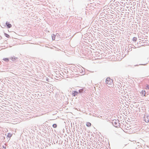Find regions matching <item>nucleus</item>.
Segmentation results:
<instances>
[{
    "instance_id": "10",
    "label": "nucleus",
    "mask_w": 149,
    "mask_h": 149,
    "mask_svg": "<svg viewBox=\"0 0 149 149\" xmlns=\"http://www.w3.org/2000/svg\"><path fill=\"white\" fill-rule=\"evenodd\" d=\"M137 40V38L136 37H134L132 39V40L134 42H136Z\"/></svg>"
},
{
    "instance_id": "4",
    "label": "nucleus",
    "mask_w": 149,
    "mask_h": 149,
    "mask_svg": "<svg viewBox=\"0 0 149 149\" xmlns=\"http://www.w3.org/2000/svg\"><path fill=\"white\" fill-rule=\"evenodd\" d=\"M6 25L8 28H10L12 26V25L8 22H6Z\"/></svg>"
},
{
    "instance_id": "11",
    "label": "nucleus",
    "mask_w": 149,
    "mask_h": 149,
    "mask_svg": "<svg viewBox=\"0 0 149 149\" xmlns=\"http://www.w3.org/2000/svg\"><path fill=\"white\" fill-rule=\"evenodd\" d=\"M55 36L53 34V35L52 36V38L53 40H54L55 39Z\"/></svg>"
},
{
    "instance_id": "5",
    "label": "nucleus",
    "mask_w": 149,
    "mask_h": 149,
    "mask_svg": "<svg viewBox=\"0 0 149 149\" xmlns=\"http://www.w3.org/2000/svg\"><path fill=\"white\" fill-rule=\"evenodd\" d=\"M3 60L6 62H8L9 61V59L8 58H4Z\"/></svg>"
},
{
    "instance_id": "2",
    "label": "nucleus",
    "mask_w": 149,
    "mask_h": 149,
    "mask_svg": "<svg viewBox=\"0 0 149 149\" xmlns=\"http://www.w3.org/2000/svg\"><path fill=\"white\" fill-rule=\"evenodd\" d=\"M112 80L109 77H107L106 80V83L109 85L111 84L112 82Z\"/></svg>"
},
{
    "instance_id": "8",
    "label": "nucleus",
    "mask_w": 149,
    "mask_h": 149,
    "mask_svg": "<svg viewBox=\"0 0 149 149\" xmlns=\"http://www.w3.org/2000/svg\"><path fill=\"white\" fill-rule=\"evenodd\" d=\"M83 91H84L83 89H79V92H78L79 93H83Z\"/></svg>"
},
{
    "instance_id": "7",
    "label": "nucleus",
    "mask_w": 149,
    "mask_h": 149,
    "mask_svg": "<svg viewBox=\"0 0 149 149\" xmlns=\"http://www.w3.org/2000/svg\"><path fill=\"white\" fill-rule=\"evenodd\" d=\"M86 125L87 127H90L91 126V124L89 122H87Z\"/></svg>"
},
{
    "instance_id": "17",
    "label": "nucleus",
    "mask_w": 149,
    "mask_h": 149,
    "mask_svg": "<svg viewBox=\"0 0 149 149\" xmlns=\"http://www.w3.org/2000/svg\"><path fill=\"white\" fill-rule=\"evenodd\" d=\"M13 57H14L13 58L14 59V61H15L17 59V57H15L14 56Z\"/></svg>"
},
{
    "instance_id": "13",
    "label": "nucleus",
    "mask_w": 149,
    "mask_h": 149,
    "mask_svg": "<svg viewBox=\"0 0 149 149\" xmlns=\"http://www.w3.org/2000/svg\"><path fill=\"white\" fill-rule=\"evenodd\" d=\"M52 127L54 128H56L57 127V125L56 124H54L53 125Z\"/></svg>"
},
{
    "instance_id": "12",
    "label": "nucleus",
    "mask_w": 149,
    "mask_h": 149,
    "mask_svg": "<svg viewBox=\"0 0 149 149\" xmlns=\"http://www.w3.org/2000/svg\"><path fill=\"white\" fill-rule=\"evenodd\" d=\"M4 35L7 38H9L10 37V36L6 33H4Z\"/></svg>"
},
{
    "instance_id": "6",
    "label": "nucleus",
    "mask_w": 149,
    "mask_h": 149,
    "mask_svg": "<svg viewBox=\"0 0 149 149\" xmlns=\"http://www.w3.org/2000/svg\"><path fill=\"white\" fill-rule=\"evenodd\" d=\"M145 121L146 122L148 123L149 121V117H148V116H147V119H145Z\"/></svg>"
},
{
    "instance_id": "19",
    "label": "nucleus",
    "mask_w": 149,
    "mask_h": 149,
    "mask_svg": "<svg viewBox=\"0 0 149 149\" xmlns=\"http://www.w3.org/2000/svg\"><path fill=\"white\" fill-rule=\"evenodd\" d=\"M141 65H145V64H141Z\"/></svg>"
},
{
    "instance_id": "20",
    "label": "nucleus",
    "mask_w": 149,
    "mask_h": 149,
    "mask_svg": "<svg viewBox=\"0 0 149 149\" xmlns=\"http://www.w3.org/2000/svg\"><path fill=\"white\" fill-rule=\"evenodd\" d=\"M1 36H0V39H1Z\"/></svg>"
},
{
    "instance_id": "14",
    "label": "nucleus",
    "mask_w": 149,
    "mask_h": 149,
    "mask_svg": "<svg viewBox=\"0 0 149 149\" xmlns=\"http://www.w3.org/2000/svg\"><path fill=\"white\" fill-rule=\"evenodd\" d=\"M144 92H145V93H144V96H145V91H142L141 92V93L142 95H143V93H144Z\"/></svg>"
},
{
    "instance_id": "9",
    "label": "nucleus",
    "mask_w": 149,
    "mask_h": 149,
    "mask_svg": "<svg viewBox=\"0 0 149 149\" xmlns=\"http://www.w3.org/2000/svg\"><path fill=\"white\" fill-rule=\"evenodd\" d=\"M12 134L10 133H9L8 134L7 136L9 138H10L12 136Z\"/></svg>"
},
{
    "instance_id": "1",
    "label": "nucleus",
    "mask_w": 149,
    "mask_h": 149,
    "mask_svg": "<svg viewBox=\"0 0 149 149\" xmlns=\"http://www.w3.org/2000/svg\"><path fill=\"white\" fill-rule=\"evenodd\" d=\"M120 121L118 120H114L112 121V123L113 125L116 127H118L120 126Z\"/></svg>"
},
{
    "instance_id": "15",
    "label": "nucleus",
    "mask_w": 149,
    "mask_h": 149,
    "mask_svg": "<svg viewBox=\"0 0 149 149\" xmlns=\"http://www.w3.org/2000/svg\"><path fill=\"white\" fill-rule=\"evenodd\" d=\"M146 89H149V85L148 84H147L146 87Z\"/></svg>"
},
{
    "instance_id": "18",
    "label": "nucleus",
    "mask_w": 149,
    "mask_h": 149,
    "mask_svg": "<svg viewBox=\"0 0 149 149\" xmlns=\"http://www.w3.org/2000/svg\"><path fill=\"white\" fill-rule=\"evenodd\" d=\"M132 47H129V49H128V50H129L130 51H132Z\"/></svg>"
},
{
    "instance_id": "3",
    "label": "nucleus",
    "mask_w": 149,
    "mask_h": 149,
    "mask_svg": "<svg viewBox=\"0 0 149 149\" xmlns=\"http://www.w3.org/2000/svg\"><path fill=\"white\" fill-rule=\"evenodd\" d=\"M79 92L76 91H73L72 92V95L73 96L75 97L76 96H78Z\"/></svg>"
},
{
    "instance_id": "16",
    "label": "nucleus",
    "mask_w": 149,
    "mask_h": 149,
    "mask_svg": "<svg viewBox=\"0 0 149 149\" xmlns=\"http://www.w3.org/2000/svg\"><path fill=\"white\" fill-rule=\"evenodd\" d=\"M14 58V57H13H13H11L10 58V59L11 60H12V61H14V58Z\"/></svg>"
}]
</instances>
